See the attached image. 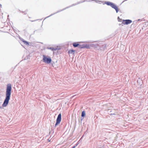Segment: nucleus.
<instances>
[{
	"label": "nucleus",
	"mask_w": 148,
	"mask_h": 148,
	"mask_svg": "<svg viewBox=\"0 0 148 148\" xmlns=\"http://www.w3.org/2000/svg\"><path fill=\"white\" fill-rule=\"evenodd\" d=\"M12 90L11 85L8 84L7 85L6 92V98L2 106L3 107H6L10 99Z\"/></svg>",
	"instance_id": "f257e3e1"
},
{
	"label": "nucleus",
	"mask_w": 148,
	"mask_h": 148,
	"mask_svg": "<svg viewBox=\"0 0 148 148\" xmlns=\"http://www.w3.org/2000/svg\"><path fill=\"white\" fill-rule=\"evenodd\" d=\"M43 60L44 62L47 64H49L51 62L52 60L50 57L44 55H43Z\"/></svg>",
	"instance_id": "f03ea898"
},
{
	"label": "nucleus",
	"mask_w": 148,
	"mask_h": 148,
	"mask_svg": "<svg viewBox=\"0 0 148 148\" xmlns=\"http://www.w3.org/2000/svg\"><path fill=\"white\" fill-rule=\"evenodd\" d=\"M105 3L107 5L110 6L112 8L115 9L117 13L119 11V9L118 7L114 3L110 2H106Z\"/></svg>",
	"instance_id": "7ed1b4c3"
},
{
	"label": "nucleus",
	"mask_w": 148,
	"mask_h": 148,
	"mask_svg": "<svg viewBox=\"0 0 148 148\" xmlns=\"http://www.w3.org/2000/svg\"><path fill=\"white\" fill-rule=\"evenodd\" d=\"M61 120V115L60 114L58 116L56 120V123L55 124V127L60 123Z\"/></svg>",
	"instance_id": "20e7f679"
},
{
	"label": "nucleus",
	"mask_w": 148,
	"mask_h": 148,
	"mask_svg": "<svg viewBox=\"0 0 148 148\" xmlns=\"http://www.w3.org/2000/svg\"><path fill=\"white\" fill-rule=\"evenodd\" d=\"M132 22V21L130 20H123L122 22V23L124 25H128L131 23Z\"/></svg>",
	"instance_id": "39448f33"
},
{
	"label": "nucleus",
	"mask_w": 148,
	"mask_h": 148,
	"mask_svg": "<svg viewBox=\"0 0 148 148\" xmlns=\"http://www.w3.org/2000/svg\"><path fill=\"white\" fill-rule=\"evenodd\" d=\"M73 46L75 47H76L79 46V44L78 42H74L73 44Z\"/></svg>",
	"instance_id": "423d86ee"
},
{
	"label": "nucleus",
	"mask_w": 148,
	"mask_h": 148,
	"mask_svg": "<svg viewBox=\"0 0 148 148\" xmlns=\"http://www.w3.org/2000/svg\"><path fill=\"white\" fill-rule=\"evenodd\" d=\"M75 52V50L72 49V50H69L68 51V53L69 54H73L74 53V52Z\"/></svg>",
	"instance_id": "0eeeda50"
},
{
	"label": "nucleus",
	"mask_w": 148,
	"mask_h": 148,
	"mask_svg": "<svg viewBox=\"0 0 148 148\" xmlns=\"http://www.w3.org/2000/svg\"><path fill=\"white\" fill-rule=\"evenodd\" d=\"M23 42L26 45H29V43L27 42V41H24V40H23Z\"/></svg>",
	"instance_id": "6e6552de"
},
{
	"label": "nucleus",
	"mask_w": 148,
	"mask_h": 148,
	"mask_svg": "<svg viewBox=\"0 0 148 148\" xmlns=\"http://www.w3.org/2000/svg\"><path fill=\"white\" fill-rule=\"evenodd\" d=\"M85 115V112L84 111H83L82 112V116L84 117Z\"/></svg>",
	"instance_id": "1a4fd4ad"
},
{
	"label": "nucleus",
	"mask_w": 148,
	"mask_h": 148,
	"mask_svg": "<svg viewBox=\"0 0 148 148\" xmlns=\"http://www.w3.org/2000/svg\"><path fill=\"white\" fill-rule=\"evenodd\" d=\"M85 47L83 46V47H81L80 48H84Z\"/></svg>",
	"instance_id": "9d476101"
},
{
	"label": "nucleus",
	"mask_w": 148,
	"mask_h": 148,
	"mask_svg": "<svg viewBox=\"0 0 148 148\" xmlns=\"http://www.w3.org/2000/svg\"><path fill=\"white\" fill-rule=\"evenodd\" d=\"M75 146H74L72 148H75Z\"/></svg>",
	"instance_id": "9b49d317"
}]
</instances>
